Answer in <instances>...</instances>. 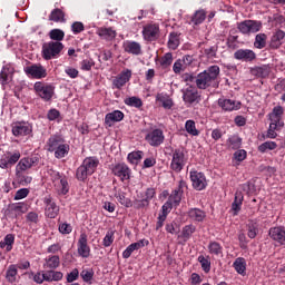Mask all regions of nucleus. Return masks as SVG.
Masks as SVG:
<instances>
[{"mask_svg":"<svg viewBox=\"0 0 285 285\" xmlns=\"http://www.w3.org/2000/svg\"><path fill=\"white\" fill-rule=\"evenodd\" d=\"M219 66L214 65L208 67L203 72L198 73L195 80L196 87L199 90H213L219 88Z\"/></svg>","mask_w":285,"mask_h":285,"instance_id":"nucleus-1","label":"nucleus"},{"mask_svg":"<svg viewBox=\"0 0 285 285\" xmlns=\"http://www.w3.org/2000/svg\"><path fill=\"white\" fill-rule=\"evenodd\" d=\"M97 166H99V159L95 157L85 158L76 170V179H78V181H86L90 175H95Z\"/></svg>","mask_w":285,"mask_h":285,"instance_id":"nucleus-2","label":"nucleus"},{"mask_svg":"<svg viewBox=\"0 0 285 285\" xmlns=\"http://www.w3.org/2000/svg\"><path fill=\"white\" fill-rule=\"evenodd\" d=\"M51 181H53V186L59 195H68L70 191V185H68V178L66 176H61L59 171L49 169L48 171Z\"/></svg>","mask_w":285,"mask_h":285,"instance_id":"nucleus-3","label":"nucleus"},{"mask_svg":"<svg viewBox=\"0 0 285 285\" xmlns=\"http://www.w3.org/2000/svg\"><path fill=\"white\" fill-rule=\"evenodd\" d=\"M63 50V43L58 41H49L42 45V58L46 61L50 59H57L61 51Z\"/></svg>","mask_w":285,"mask_h":285,"instance_id":"nucleus-4","label":"nucleus"},{"mask_svg":"<svg viewBox=\"0 0 285 285\" xmlns=\"http://www.w3.org/2000/svg\"><path fill=\"white\" fill-rule=\"evenodd\" d=\"M186 161H188L186 150H184V148L175 149L171 154V170L175 173H181V170H184V166H186Z\"/></svg>","mask_w":285,"mask_h":285,"instance_id":"nucleus-5","label":"nucleus"},{"mask_svg":"<svg viewBox=\"0 0 285 285\" xmlns=\"http://www.w3.org/2000/svg\"><path fill=\"white\" fill-rule=\"evenodd\" d=\"M33 90L41 97L43 101H50L55 97V86L46 85L41 81H38L33 85Z\"/></svg>","mask_w":285,"mask_h":285,"instance_id":"nucleus-6","label":"nucleus"},{"mask_svg":"<svg viewBox=\"0 0 285 285\" xmlns=\"http://www.w3.org/2000/svg\"><path fill=\"white\" fill-rule=\"evenodd\" d=\"M237 28L242 35H255L262 30V21L257 20H245L237 24Z\"/></svg>","mask_w":285,"mask_h":285,"instance_id":"nucleus-7","label":"nucleus"},{"mask_svg":"<svg viewBox=\"0 0 285 285\" xmlns=\"http://www.w3.org/2000/svg\"><path fill=\"white\" fill-rule=\"evenodd\" d=\"M156 195L157 191L155 190V188H147L145 194H141V197L138 196L134 200V208H136L137 210H140V208H148V206H150V200L155 198Z\"/></svg>","mask_w":285,"mask_h":285,"instance_id":"nucleus-8","label":"nucleus"},{"mask_svg":"<svg viewBox=\"0 0 285 285\" xmlns=\"http://www.w3.org/2000/svg\"><path fill=\"white\" fill-rule=\"evenodd\" d=\"M145 139L147 144H149V146H153L154 148H159V146L164 144L166 137L164 136V130L153 129L145 136Z\"/></svg>","mask_w":285,"mask_h":285,"instance_id":"nucleus-9","label":"nucleus"},{"mask_svg":"<svg viewBox=\"0 0 285 285\" xmlns=\"http://www.w3.org/2000/svg\"><path fill=\"white\" fill-rule=\"evenodd\" d=\"M45 204V215L46 217H49V219H55L57 215H59V206L55 202V198L52 196H46L43 198Z\"/></svg>","mask_w":285,"mask_h":285,"instance_id":"nucleus-10","label":"nucleus"},{"mask_svg":"<svg viewBox=\"0 0 285 285\" xmlns=\"http://www.w3.org/2000/svg\"><path fill=\"white\" fill-rule=\"evenodd\" d=\"M183 101L188 106H193V104H199L202 101V96L197 88L190 86L183 91Z\"/></svg>","mask_w":285,"mask_h":285,"instance_id":"nucleus-11","label":"nucleus"},{"mask_svg":"<svg viewBox=\"0 0 285 285\" xmlns=\"http://www.w3.org/2000/svg\"><path fill=\"white\" fill-rule=\"evenodd\" d=\"M21 159V153L14 151L13 154L8 151L0 158V168L3 170H8V168H12L17 161Z\"/></svg>","mask_w":285,"mask_h":285,"instance_id":"nucleus-12","label":"nucleus"},{"mask_svg":"<svg viewBox=\"0 0 285 285\" xmlns=\"http://www.w3.org/2000/svg\"><path fill=\"white\" fill-rule=\"evenodd\" d=\"M189 175H190L193 188H195V190H204L206 186H208V181L206 180V175H204V173L193 170L190 171Z\"/></svg>","mask_w":285,"mask_h":285,"instance_id":"nucleus-13","label":"nucleus"},{"mask_svg":"<svg viewBox=\"0 0 285 285\" xmlns=\"http://www.w3.org/2000/svg\"><path fill=\"white\" fill-rule=\"evenodd\" d=\"M145 41H157L159 39V24L149 23L142 29Z\"/></svg>","mask_w":285,"mask_h":285,"instance_id":"nucleus-14","label":"nucleus"},{"mask_svg":"<svg viewBox=\"0 0 285 285\" xmlns=\"http://www.w3.org/2000/svg\"><path fill=\"white\" fill-rule=\"evenodd\" d=\"M26 75H29L33 79H43L48 77V71L41 65H31L26 67L24 69Z\"/></svg>","mask_w":285,"mask_h":285,"instance_id":"nucleus-15","label":"nucleus"},{"mask_svg":"<svg viewBox=\"0 0 285 285\" xmlns=\"http://www.w3.org/2000/svg\"><path fill=\"white\" fill-rule=\"evenodd\" d=\"M32 132V126L28 122H14L12 125V135L14 137H26Z\"/></svg>","mask_w":285,"mask_h":285,"instance_id":"nucleus-16","label":"nucleus"},{"mask_svg":"<svg viewBox=\"0 0 285 285\" xmlns=\"http://www.w3.org/2000/svg\"><path fill=\"white\" fill-rule=\"evenodd\" d=\"M130 77H132V71L130 69H127L120 75H118L114 80H112V86L114 88H117L118 90H121L126 83L130 81Z\"/></svg>","mask_w":285,"mask_h":285,"instance_id":"nucleus-17","label":"nucleus"},{"mask_svg":"<svg viewBox=\"0 0 285 285\" xmlns=\"http://www.w3.org/2000/svg\"><path fill=\"white\" fill-rule=\"evenodd\" d=\"M268 235L273 242H277L281 246H285V228L282 226L269 228Z\"/></svg>","mask_w":285,"mask_h":285,"instance_id":"nucleus-18","label":"nucleus"},{"mask_svg":"<svg viewBox=\"0 0 285 285\" xmlns=\"http://www.w3.org/2000/svg\"><path fill=\"white\" fill-rule=\"evenodd\" d=\"M112 174L116 177H119L121 181L130 179V168L124 163L115 165V167L112 168Z\"/></svg>","mask_w":285,"mask_h":285,"instance_id":"nucleus-19","label":"nucleus"},{"mask_svg":"<svg viewBox=\"0 0 285 285\" xmlns=\"http://www.w3.org/2000/svg\"><path fill=\"white\" fill-rule=\"evenodd\" d=\"M96 35L105 41H112L117 38V30L112 27H100L97 29Z\"/></svg>","mask_w":285,"mask_h":285,"instance_id":"nucleus-20","label":"nucleus"},{"mask_svg":"<svg viewBox=\"0 0 285 285\" xmlns=\"http://www.w3.org/2000/svg\"><path fill=\"white\" fill-rule=\"evenodd\" d=\"M78 255L83 258L90 257V246H88V236L81 234L78 240Z\"/></svg>","mask_w":285,"mask_h":285,"instance_id":"nucleus-21","label":"nucleus"},{"mask_svg":"<svg viewBox=\"0 0 285 285\" xmlns=\"http://www.w3.org/2000/svg\"><path fill=\"white\" fill-rule=\"evenodd\" d=\"M122 48L128 55H134L135 57L141 55V43L137 41L127 40L122 43Z\"/></svg>","mask_w":285,"mask_h":285,"instance_id":"nucleus-22","label":"nucleus"},{"mask_svg":"<svg viewBox=\"0 0 285 285\" xmlns=\"http://www.w3.org/2000/svg\"><path fill=\"white\" fill-rule=\"evenodd\" d=\"M149 242L147 239H140L136 243L130 244L124 252L122 257L124 259H128L135 250H139V248H144L145 246H148Z\"/></svg>","mask_w":285,"mask_h":285,"instance_id":"nucleus-23","label":"nucleus"},{"mask_svg":"<svg viewBox=\"0 0 285 285\" xmlns=\"http://www.w3.org/2000/svg\"><path fill=\"white\" fill-rule=\"evenodd\" d=\"M218 106L223 108L226 112H233V110H239L242 104L233 99H219Z\"/></svg>","mask_w":285,"mask_h":285,"instance_id":"nucleus-24","label":"nucleus"},{"mask_svg":"<svg viewBox=\"0 0 285 285\" xmlns=\"http://www.w3.org/2000/svg\"><path fill=\"white\" fill-rule=\"evenodd\" d=\"M257 55H255V51L250 49H238L234 53V58L238 61H254L256 59Z\"/></svg>","mask_w":285,"mask_h":285,"instance_id":"nucleus-25","label":"nucleus"},{"mask_svg":"<svg viewBox=\"0 0 285 285\" xmlns=\"http://www.w3.org/2000/svg\"><path fill=\"white\" fill-rule=\"evenodd\" d=\"M38 159L35 158H21L16 166V171L26 173V170H30L35 164H37Z\"/></svg>","mask_w":285,"mask_h":285,"instance_id":"nucleus-26","label":"nucleus"},{"mask_svg":"<svg viewBox=\"0 0 285 285\" xmlns=\"http://www.w3.org/2000/svg\"><path fill=\"white\" fill-rule=\"evenodd\" d=\"M66 140L62 136L53 135L50 136V138L47 141V150L49 153H55V149L59 148L62 144H65Z\"/></svg>","mask_w":285,"mask_h":285,"instance_id":"nucleus-27","label":"nucleus"},{"mask_svg":"<svg viewBox=\"0 0 285 285\" xmlns=\"http://www.w3.org/2000/svg\"><path fill=\"white\" fill-rule=\"evenodd\" d=\"M119 121H124V112L121 110H114L105 116V124L109 127Z\"/></svg>","mask_w":285,"mask_h":285,"instance_id":"nucleus-28","label":"nucleus"},{"mask_svg":"<svg viewBox=\"0 0 285 285\" xmlns=\"http://www.w3.org/2000/svg\"><path fill=\"white\" fill-rule=\"evenodd\" d=\"M283 116H284V107L276 106L273 108V111L269 114V120L273 124H278L279 126H284V121H282Z\"/></svg>","mask_w":285,"mask_h":285,"instance_id":"nucleus-29","label":"nucleus"},{"mask_svg":"<svg viewBox=\"0 0 285 285\" xmlns=\"http://www.w3.org/2000/svg\"><path fill=\"white\" fill-rule=\"evenodd\" d=\"M187 215L191 222H204L206 219V212L199 208H190Z\"/></svg>","mask_w":285,"mask_h":285,"instance_id":"nucleus-30","label":"nucleus"},{"mask_svg":"<svg viewBox=\"0 0 285 285\" xmlns=\"http://www.w3.org/2000/svg\"><path fill=\"white\" fill-rule=\"evenodd\" d=\"M61 264V258L57 255L49 256L45 259L43 268H49L50 271H55L59 268Z\"/></svg>","mask_w":285,"mask_h":285,"instance_id":"nucleus-31","label":"nucleus"},{"mask_svg":"<svg viewBox=\"0 0 285 285\" xmlns=\"http://www.w3.org/2000/svg\"><path fill=\"white\" fill-rule=\"evenodd\" d=\"M285 37V32L282 30H277L271 39V48H273L274 50H277V48H279L282 46V40Z\"/></svg>","mask_w":285,"mask_h":285,"instance_id":"nucleus-32","label":"nucleus"},{"mask_svg":"<svg viewBox=\"0 0 285 285\" xmlns=\"http://www.w3.org/2000/svg\"><path fill=\"white\" fill-rule=\"evenodd\" d=\"M233 267L238 275H246V258L238 257L234 261Z\"/></svg>","mask_w":285,"mask_h":285,"instance_id":"nucleus-33","label":"nucleus"},{"mask_svg":"<svg viewBox=\"0 0 285 285\" xmlns=\"http://www.w3.org/2000/svg\"><path fill=\"white\" fill-rule=\"evenodd\" d=\"M17 275H19V269L17 268V265H9L6 272L7 282H9V284H14V282H17Z\"/></svg>","mask_w":285,"mask_h":285,"instance_id":"nucleus-34","label":"nucleus"},{"mask_svg":"<svg viewBox=\"0 0 285 285\" xmlns=\"http://www.w3.org/2000/svg\"><path fill=\"white\" fill-rule=\"evenodd\" d=\"M10 79H12V71H10L9 67H3L0 71V83L2 88H6L10 83Z\"/></svg>","mask_w":285,"mask_h":285,"instance_id":"nucleus-35","label":"nucleus"},{"mask_svg":"<svg viewBox=\"0 0 285 285\" xmlns=\"http://www.w3.org/2000/svg\"><path fill=\"white\" fill-rule=\"evenodd\" d=\"M56 159H63L70 153V145L62 142L59 147L53 149Z\"/></svg>","mask_w":285,"mask_h":285,"instance_id":"nucleus-36","label":"nucleus"},{"mask_svg":"<svg viewBox=\"0 0 285 285\" xmlns=\"http://www.w3.org/2000/svg\"><path fill=\"white\" fill-rule=\"evenodd\" d=\"M156 100H158L163 105V108H165V110H170V108L175 106V102H173V98L164 94H158L156 96Z\"/></svg>","mask_w":285,"mask_h":285,"instance_id":"nucleus-37","label":"nucleus"},{"mask_svg":"<svg viewBox=\"0 0 285 285\" xmlns=\"http://www.w3.org/2000/svg\"><path fill=\"white\" fill-rule=\"evenodd\" d=\"M46 282H61L63 279V273L53 269L46 271Z\"/></svg>","mask_w":285,"mask_h":285,"instance_id":"nucleus-38","label":"nucleus"},{"mask_svg":"<svg viewBox=\"0 0 285 285\" xmlns=\"http://www.w3.org/2000/svg\"><path fill=\"white\" fill-rule=\"evenodd\" d=\"M66 13L62 12L61 9H53L49 14V21H55V23L63 22Z\"/></svg>","mask_w":285,"mask_h":285,"instance_id":"nucleus-39","label":"nucleus"},{"mask_svg":"<svg viewBox=\"0 0 285 285\" xmlns=\"http://www.w3.org/2000/svg\"><path fill=\"white\" fill-rule=\"evenodd\" d=\"M14 244V235L8 234L2 242H0V248H4L7 253L12 250V246Z\"/></svg>","mask_w":285,"mask_h":285,"instance_id":"nucleus-40","label":"nucleus"},{"mask_svg":"<svg viewBox=\"0 0 285 285\" xmlns=\"http://www.w3.org/2000/svg\"><path fill=\"white\" fill-rule=\"evenodd\" d=\"M196 230L197 227H195V225H186L183 227L180 237H183L184 242H188Z\"/></svg>","mask_w":285,"mask_h":285,"instance_id":"nucleus-41","label":"nucleus"},{"mask_svg":"<svg viewBox=\"0 0 285 285\" xmlns=\"http://www.w3.org/2000/svg\"><path fill=\"white\" fill-rule=\"evenodd\" d=\"M16 179L21 186L32 184V176H26V171H16Z\"/></svg>","mask_w":285,"mask_h":285,"instance_id":"nucleus-42","label":"nucleus"},{"mask_svg":"<svg viewBox=\"0 0 285 285\" xmlns=\"http://www.w3.org/2000/svg\"><path fill=\"white\" fill-rule=\"evenodd\" d=\"M204 21H206V10L200 9L194 13L191 22L194 26H199L204 23Z\"/></svg>","mask_w":285,"mask_h":285,"instance_id":"nucleus-43","label":"nucleus"},{"mask_svg":"<svg viewBox=\"0 0 285 285\" xmlns=\"http://www.w3.org/2000/svg\"><path fill=\"white\" fill-rule=\"evenodd\" d=\"M227 146L232 148V150H238V148H242V138L237 135L230 136L227 139Z\"/></svg>","mask_w":285,"mask_h":285,"instance_id":"nucleus-44","label":"nucleus"},{"mask_svg":"<svg viewBox=\"0 0 285 285\" xmlns=\"http://www.w3.org/2000/svg\"><path fill=\"white\" fill-rule=\"evenodd\" d=\"M268 39V36L266 33H258L255 37L254 47H256L258 50H263V48H266V40Z\"/></svg>","mask_w":285,"mask_h":285,"instance_id":"nucleus-45","label":"nucleus"},{"mask_svg":"<svg viewBox=\"0 0 285 285\" xmlns=\"http://www.w3.org/2000/svg\"><path fill=\"white\" fill-rule=\"evenodd\" d=\"M65 37H66V33L61 29H52L49 32V38L51 39V41H57L58 43H61Z\"/></svg>","mask_w":285,"mask_h":285,"instance_id":"nucleus-46","label":"nucleus"},{"mask_svg":"<svg viewBox=\"0 0 285 285\" xmlns=\"http://www.w3.org/2000/svg\"><path fill=\"white\" fill-rule=\"evenodd\" d=\"M185 129H186V132H188V135H191V137H199V130L195 125V120H187L185 122Z\"/></svg>","mask_w":285,"mask_h":285,"instance_id":"nucleus-47","label":"nucleus"},{"mask_svg":"<svg viewBox=\"0 0 285 285\" xmlns=\"http://www.w3.org/2000/svg\"><path fill=\"white\" fill-rule=\"evenodd\" d=\"M168 48H170V50H177V48H179V33H169Z\"/></svg>","mask_w":285,"mask_h":285,"instance_id":"nucleus-48","label":"nucleus"},{"mask_svg":"<svg viewBox=\"0 0 285 285\" xmlns=\"http://www.w3.org/2000/svg\"><path fill=\"white\" fill-rule=\"evenodd\" d=\"M125 104L126 106H130L131 108H141V106H144V101H141V98L137 96L125 99Z\"/></svg>","mask_w":285,"mask_h":285,"instance_id":"nucleus-49","label":"nucleus"},{"mask_svg":"<svg viewBox=\"0 0 285 285\" xmlns=\"http://www.w3.org/2000/svg\"><path fill=\"white\" fill-rule=\"evenodd\" d=\"M173 61H174L173 53L167 52L160 58L159 63L161 68L166 69L173 66Z\"/></svg>","mask_w":285,"mask_h":285,"instance_id":"nucleus-50","label":"nucleus"},{"mask_svg":"<svg viewBox=\"0 0 285 285\" xmlns=\"http://www.w3.org/2000/svg\"><path fill=\"white\" fill-rule=\"evenodd\" d=\"M279 128H284V125L271 121L269 128L267 130L268 139H275V137H277V132L275 130H279Z\"/></svg>","mask_w":285,"mask_h":285,"instance_id":"nucleus-51","label":"nucleus"},{"mask_svg":"<svg viewBox=\"0 0 285 285\" xmlns=\"http://www.w3.org/2000/svg\"><path fill=\"white\" fill-rule=\"evenodd\" d=\"M181 195L179 190L174 189L167 202H170L173 206H179V204H181Z\"/></svg>","mask_w":285,"mask_h":285,"instance_id":"nucleus-52","label":"nucleus"},{"mask_svg":"<svg viewBox=\"0 0 285 285\" xmlns=\"http://www.w3.org/2000/svg\"><path fill=\"white\" fill-rule=\"evenodd\" d=\"M141 157H144V151H132L128 154L127 159L129 164L137 165L139 164Z\"/></svg>","mask_w":285,"mask_h":285,"instance_id":"nucleus-53","label":"nucleus"},{"mask_svg":"<svg viewBox=\"0 0 285 285\" xmlns=\"http://www.w3.org/2000/svg\"><path fill=\"white\" fill-rule=\"evenodd\" d=\"M277 148V142L275 141H265L258 146L259 153H266L267 150H275Z\"/></svg>","mask_w":285,"mask_h":285,"instance_id":"nucleus-54","label":"nucleus"},{"mask_svg":"<svg viewBox=\"0 0 285 285\" xmlns=\"http://www.w3.org/2000/svg\"><path fill=\"white\" fill-rule=\"evenodd\" d=\"M208 250H209L210 255H222L223 248L219 243L212 242L208 245Z\"/></svg>","mask_w":285,"mask_h":285,"instance_id":"nucleus-55","label":"nucleus"},{"mask_svg":"<svg viewBox=\"0 0 285 285\" xmlns=\"http://www.w3.org/2000/svg\"><path fill=\"white\" fill-rule=\"evenodd\" d=\"M185 70H186V65L181 59H178L174 62L173 71L175 72V75H180Z\"/></svg>","mask_w":285,"mask_h":285,"instance_id":"nucleus-56","label":"nucleus"},{"mask_svg":"<svg viewBox=\"0 0 285 285\" xmlns=\"http://www.w3.org/2000/svg\"><path fill=\"white\" fill-rule=\"evenodd\" d=\"M242 202H244V196H235L234 203L232 204V210H234V215H237L239 210H242Z\"/></svg>","mask_w":285,"mask_h":285,"instance_id":"nucleus-57","label":"nucleus"},{"mask_svg":"<svg viewBox=\"0 0 285 285\" xmlns=\"http://www.w3.org/2000/svg\"><path fill=\"white\" fill-rule=\"evenodd\" d=\"M198 262L204 271V273H210V261L205 256H198Z\"/></svg>","mask_w":285,"mask_h":285,"instance_id":"nucleus-58","label":"nucleus"},{"mask_svg":"<svg viewBox=\"0 0 285 285\" xmlns=\"http://www.w3.org/2000/svg\"><path fill=\"white\" fill-rule=\"evenodd\" d=\"M257 233H259V229L257 228V223H249L247 232L248 237L250 239H255L257 237Z\"/></svg>","mask_w":285,"mask_h":285,"instance_id":"nucleus-59","label":"nucleus"},{"mask_svg":"<svg viewBox=\"0 0 285 285\" xmlns=\"http://www.w3.org/2000/svg\"><path fill=\"white\" fill-rule=\"evenodd\" d=\"M115 242V232L109 230L107 232L106 236L104 237L102 245L108 248Z\"/></svg>","mask_w":285,"mask_h":285,"instance_id":"nucleus-60","label":"nucleus"},{"mask_svg":"<svg viewBox=\"0 0 285 285\" xmlns=\"http://www.w3.org/2000/svg\"><path fill=\"white\" fill-rule=\"evenodd\" d=\"M28 195H30V189L21 188L16 193L13 199H14V202H19L20 199H26V197H28Z\"/></svg>","mask_w":285,"mask_h":285,"instance_id":"nucleus-61","label":"nucleus"},{"mask_svg":"<svg viewBox=\"0 0 285 285\" xmlns=\"http://www.w3.org/2000/svg\"><path fill=\"white\" fill-rule=\"evenodd\" d=\"M80 277H82L83 282H91L92 277H95V272L92 269H82Z\"/></svg>","mask_w":285,"mask_h":285,"instance_id":"nucleus-62","label":"nucleus"},{"mask_svg":"<svg viewBox=\"0 0 285 285\" xmlns=\"http://www.w3.org/2000/svg\"><path fill=\"white\" fill-rule=\"evenodd\" d=\"M12 210H14V213H17L18 215H23V213L28 212V207L26 206L24 203H18L13 205Z\"/></svg>","mask_w":285,"mask_h":285,"instance_id":"nucleus-63","label":"nucleus"},{"mask_svg":"<svg viewBox=\"0 0 285 285\" xmlns=\"http://www.w3.org/2000/svg\"><path fill=\"white\" fill-rule=\"evenodd\" d=\"M81 70L90 71L92 70V66H95V61L92 59H86L80 62Z\"/></svg>","mask_w":285,"mask_h":285,"instance_id":"nucleus-64","label":"nucleus"}]
</instances>
